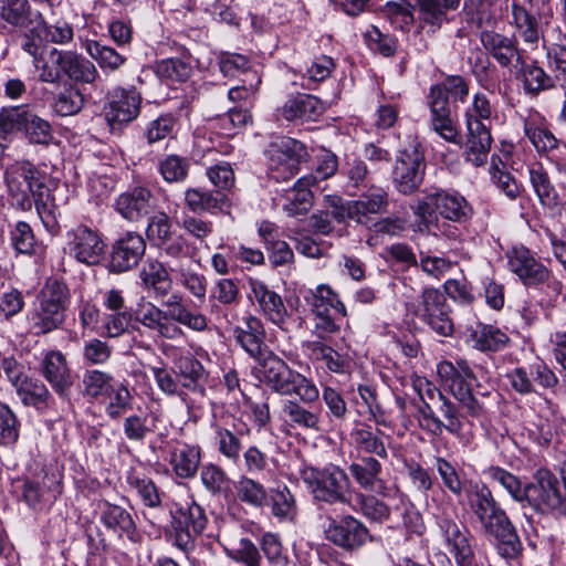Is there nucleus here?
Instances as JSON below:
<instances>
[{
    "mask_svg": "<svg viewBox=\"0 0 566 566\" xmlns=\"http://www.w3.org/2000/svg\"><path fill=\"white\" fill-rule=\"evenodd\" d=\"M4 179L12 205L22 211H30L34 205L45 229L57 233L56 206L44 176L35 166L30 161H17L6 169Z\"/></svg>",
    "mask_w": 566,
    "mask_h": 566,
    "instance_id": "nucleus-1",
    "label": "nucleus"
},
{
    "mask_svg": "<svg viewBox=\"0 0 566 566\" xmlns=\"http://www.w3.org/2000/svg\"><path fill=\"white\" fill-rule=\"evenodd\" d=\"M70 303L67 285L59 279L49 277L27 314L30 333L42 336L59 329L66 319Z\"/></svg>",
    "mask_w": 566,
    "mask_h": 566,
    "instance_id": "nucleus-2",
    "label": "nucleus"
},
{
    "mask_svg": "<svg viewBox=\"0 0 566 566\" xmlns=\"http://www.w3.org/2000/svg\"><path fill=\"white\" fill-rule=\"evenodd\" d=\"M258 364L260 379L274 392L282 396L295 395L305 402H316L319 399L315 382L292 369L274 353Z\"/></svg>",
    "mask_w": 566,
    "mask_h": 566,
    "instance_id": "nucleus-3",
    "label": "nucleus"
},
{
    "mask_svg": "<svg viewBox=\"0 0 566 566\" xmlns=\"http://www.w3.org/2000/svg\"><path fill=\"white\" fill-rule=\"evenodd\" d=\"M301 476L316 501L327 504H353L354 490L350 480L339 467H308L302 470Z\"/></svg>",
    "mask_w": 566,
    "mask_h": 566,
    "instance_id": "nucleus-4",
    "label": "nucleus"
},
{
    "mask_svg": "<svg viewBox=\"0 0 566 566\" xmlns=\"http://www.w3.org/2000/svg\"><path fill=\"white\" fill-rule=\"evenodd\" d=\"M437 373L469 416L481 418L486 413L484 402L473 394L472 384L476 377L467 360L460 359L455 364L440 361Z\"/></svg>",
    "mask_w": 566,
    "mask_h": 566,
    "instance_id": "nucleus-5",
    "label": "nucleus"
},
{
    "mask_svg": "<svg viewBox=\"0 0 566 566\" xmlns=\"http://www.w3.org/2000/svg\"><path fill=\"white\" fill-rule=\"evenodd\" d=\"M358 199L343 203L342 198L337 196H326V200L333 208V217L337 222H344L346 219L354 220L357 223L365 224L369 220V214H381L387 212L389 206L388 192L385 188L369 184L360 189Z\"/></svg>",
    "mask_w": 566,
    "mask_h": 566,
    "instance_id": "nucleus-6",
    "label": "nucleus"
},
{
    "mask_svg": "<svg viewBox=\"0 0 566 566\" xmlns=\"http://www.w3.org/2000/svg\"><path fill=\"white\" fill-rule=\"evenodd\" d=\"M426 168L424 150L419 142L412 139L396 156L391 171L395 189L405 196L418 191L423 182Z\"/></svg>",
    "mask_w": 566,
    "mask_h": 566,
    "instance_id": "nucleus-7",
    "label": "nucleus"
},
{
    "mask_svg": "<svg viewBox=\"0 0 566 566\" xmlns=\"http://www.w3.org/2000/svg\"><path fill=\"white\" fill-rule=\"evenodd\" d=\"M265 155L269 176L276 181H286L298 172L301 163L307 157V150L303 143L282 137L269 145Z\"/></svg>",
    "mask_w": 566,
    "mask_h": 566,
    "instance_id": "nucleus-8",
    "label": "nucleus"
},
{
    "mask_svg": "<svg viewBox=\"0 0 566 566\" xmlns=\"http://www.w3.org/2000/svg\"><path fill=\"white\" fill-rule=\"evenodd\" d=\"M476 520L483 534L497 542L499 553L503 557L514 558L520 554L522 549L521 541L500 503Z\"/></svg>",
    "mask_w": 566,
    "mask_h": 566,
    "instance_id": "nucleus-9",
    "label": "nucleus"
},
{
    "mask_svg": "<svg viewBox=\"0 0 566 566\" xmlns=\"http://www.w3.org/2000/svg\"><path fill=\"white\" fill-rule=\"evenodd\" d=\"M557 478L546 469L535 472L533 481L525 484L523 506L528 505L534 511L548 514L560 509L563 497Z\"/></svg>",
    "mask_w": 566,
    "mask_h": 566,
    "instance_id": "nucleus-10",
    "label": "nucleus"
},
{
    "mask_svg": "<svg viewBox=\"0 0 566 566\" xmlns=\"http://www.w3.org/2000/svg\"><path fill=\"white\" fill-rule=\"evenodd\" d=\"M176 302H169L170 310L165 312L156 305L148 303L137 312V321L145 327L156 331L163 317L169 316L170 319L187 326L196 332H203L208 327V318L201 313L189 311L178 296H174Z\"/></svg>",
    "mask_w": 566,
    "mask_h": 566,
    "instance_id": "nucleus-11",
    "label": "nucleus"
},
{
    "mask_svg": "<svg viewBox=\"0 0 566 566\" xmlns=\"http://www.w3.org/2000/svg\"><path fill=\"white\" fill-rule=\"evenodd\" d=\"M432 501L437 510L442 514L437 523L449 553L453 556L458 566H472L474 552L470 544V532L464 525L444 516V507L438 502L436 496L432 497Z\"/></svg>",
    "mask_w": 566,
    "mask_h": 566,
    "instance_id": "nucleus-12",
    "label": "nucleus"
},
{
    "mask_svg": "<svg viewBox=\"0 0 566 566\" xmlns=\"http://www.w3.org/2000/svg\"><path fill=\"white\" fill-rule=\"evenodd\" d=\"M430 108V128L443 140L451 144L461 143V133L453 117L449 98L440 86H432L428 96Z\"/></svg>",
    "mask_w": 566,
    "mask_h": 566,
    "instance_id": "nucleus-13",
    "label": "nucleus"
},
{
    "mask_svg": "<svg viewBox=\"0 0 566 566\" xmlns=\"http://www.w3.org/2000/svg\"><path fill=\"white\" fill-rule=\"evenodd\" d=\"M421 298V319L438 335L451 336L454 328L447 296L437 289H426Z\"/></svg>",
    "mask_w": 566,
    "mask_h": 566,
    "instance_id": "nucleus-14",
    "label": "nucleus"
},
{
    "mask_svg": "<svg viewBox=\"0 0 566 566\" xmlns=\"http://www.w3.org/2000/svg\"><path fill=\"white\" fill-rule=\"evenodd\" d=\"M66 239L70 254L78 262L85 264L98 263L104 253L105 244L97 230L80 224L67 231Z\"/></svg>",
    "mask_w": 566,
    "mask_h": 566,
    "instance_id": "nucleus-15",
    "label": "nucleus"
},
{
    "mask_svg": "<svg viewBox=\"0 0 566 566\" xmlns=\"http://www.w3.org/2000/svg\"><path fill=\"white\" fill-rule=\"evenodd\" d=\"M324 533L333 544L346 551H354L363 546L370 537L368 528L363 522L352 515L339 520L329 517Z\"/></svg>",
    "mask_w": 566,
    "mask_h": 566,
    "instance_id": "nucleus-16",
    "label": "nucleus"
},
{
    "mask_svg": "<svg viewBox=\"0 0 566 566\" xmlns=\"http://www.w3.org/2000/svg\"><path fill=\"white\" fill-rule=\"evenodd\" d=\"M140 94L136 90L115 88L104 108L105 119L113 130L134 120L140 111Z\"/></svg>",
    "mask_w": 566,
    "mask_h": 566,
    "instance_id": "nucleus-17",
    "label": "nucleus"
},
{
    "mask_svg": "<svg viewBox=\"0 0 566 566\" xmlns=\"http://www.w3.org/2000/svg\"><path fill=\"white\" fill-rule=\"evenodd\" d=\"M146 251V241L137 232H126L112 245L108 269L124 273L138 265Z\"/></svg>",
    "mask_w": 566,
    "mask_h": 566,
    "instance_id": "nucleus-18",
    "label": "nucleus"
},
{
    "mask_svg": "<svg viewBox=\"0 0 566 566\" xmlns=\"http://www.w3.org/2000/svg\"><path fill=\"white\" fill-rule=\"evenodd\" d=\"M233 337L241 348L260 363L273 352L265 344L266 333L260 318L248 315L242 325L233 328Z\"/></svg>",
    "mask_w": 566,
    "mask_h": 566,
    "instance_id": "nucleus-19",
    "label": "nucleus"
},
{
    "mask_svg": "<svg viewBox=\"0 0 566 566\" xmlns=\"http://www.w3.org/2000/svg\"><path fill=\"white\" fill-rule=\"evenodd\" d=\"M507 264L525 285H538L549 279L551 271L525 247H514L507 252Z\"/></svg>",
    "mask_w": 566,
    "mask_h": 566,
    "instance_id": "nucleus-20",
    "label": "nucleus"
},
{
    "mask_svg": "<svg viewBox=\"0 0 566 566\" xmlns=\"http://www.w3.org/2000/svg\"><path fill=\"white\" fill-rule=\"evenodd\" d=\"M464 143V159L474 167H482L488 163L493 138L490 128L482 122L468 118Z\"/></svg>",
    "mask_w": 566,
    "mask_h": 566,
    "instance_id": "nucleus-21",
    "label": "nucleus"
},
{
    "mask_svg": "<svg viewBox=\"0 0 566 566\" xmlns=\"http://www.w3.org/2000/svg\"><path fill=\"white\" fill-rule=\"evenodd\" d=\"M316 402H305L289 399L282 405V416L285 423L295 430L321 431L322 407Z\"/></svg>",
    "mask_w": 566,
    "mask_h": 566,
    "instance_id": "nucleus-22",
    "label": "nucleus"
},
{
    "mask_svg": "<svg viewBox=\"0 0 566 566\" xmlns=\"http://www.w3.org/2000/svg\"><path fill=\"white\" fill-rule=\"evenodd\" d=\"M115 208L124 219L136 222L155 210L156 198L149 188L136 186L118 196Z\"/></svg>",
    "mask_w": 566,
    "mask_h": 566,
    "instance_id": "nucleus-23",
    "label": "nucleus"
},
{
    "mask_svg": "<svg viewBox=\"0 0 566 566\" xmlns=\"http://www.w3.org/2000/svg\"><path fill=\"white\" fill-rule=\"evenodd\" d=\"M326 111L325 104L312 94L290 95L277 109V114L287 122H314Z\"/></svg>",
    "mask_w": 566,
    "mask_h": 566,
    "instance_id": "nucleus-24",
    "label": "nucleus"
},
{
    "mask_svg": "<svg viewBox=\"0 0 566 566\" xmlns=\"http://www.w3.org/2000/svg\"><path fill=\"white\" fill-rule=\"evenodd\" d=\"M485 51L502 66L517 69L522 63L521 51L514 38L494 31H483L480 35Z\"/></svg>",
    "mask_w": 566,
    "mask_h": 566,
    "instance_id": "nucleus-25",
    "label": "nucleus"
},
{
    "mask_svg": "<svg viewBox=\"0 0 566 566\" xmlns=\"http://www.w3.org/2000/svg\"><path fill=\"white\" fill-rule=\"evenodd\" d=\"M249 286L251 290L250 298L259 305L269 321L282 327L287 317V310L282 297L260 280L250 279Z\"/></svg>",
    "mask_w": 566,
    "mask_h": 566,
    "instance_id": "nucleus-26",
    "label": "nucleus"
},
{
    "mask_svg": "<svg viewBox=\"0 0 566 566\" xmlns=\"http://www.w3.org/2000/svg\"><path fill=\"white\" fill-rule=\"evenodd\" d=\"M185 205L193 213L223 212L229 205V197L221 190H208L200 187L188 188L185 191Z\"/></svg>",
    "mask_w": 566,
    "mask_h": 566,
    "instance_id": "nucleus-27",
    "label": "nucleus"
},
{
    "mask_svg": "<svg viewBox=\"0 0 566 566\" xmlns=\"http://www.w3.org/2000/svg\"><path fill=\"white\" fill-rule=\"evenodd\" d=\"M41 371L57 395L64 397L67 394L72 386V376L66 358L61 352L46 353L41 363Z\"/></svg>",
    "mask_w": 566,
    "mask_h": 566,
    "instance_id": "nucleus-28",
    "label": "nucleus"
},
{
    "mask_svg": "<svg viewBox=\"0 0 566 566\" xmlns=\"http://www.w3.org/2000/svg\"><path fill=\"white\" fill-rule=\"evenodd\" d=\"M317 186V177L303 176L294 187L285 192L283 210L290 217L305 214L313 206V187Z\"/></svg>",
    "mask_w": 566,
    "mask_h": 566,
    "instance_id": "nucleus-29",
    "label": "nucleus"
},
{
    "mask_svg": "<svg viewBox=\"0 0 566 566\" xmlns=\"http://www.w3.org/2000/svg\"><path fill=\"white\" fill-rule=\"evenodd\" d=\"M169 463L175 474L181 479L193 478L201 461V449L195 444L177 442L171 447Z\"/></svg>",
    "mask_w": 566,
    "mask_h": 566,
    "instance_id": "nucleus-30",
    "label": "nucleus"
},
{
    "mask_svg": "<svg viewBox=\"0 0 566 566\" xmlns=\"http://www.w3.org/2000/svg\"><path fill=\"white\" fill-rule=\"evenodd\" d=\"M176 375L182 389L205 394L206 370L192 355L180 356L175 360Z\"/></svg>",
    "mask_w": 566,
    "mask_h": 566,
    "instance_id": "nucleus-31",
    "label": "nucleus"
},
{
    "mask_svg": "<svg viewBox=\"0 0 566 566\" xmlns=\"http://www.w3.org/2000/svg\"><path fill=\"white\" fill-rule=\"evenodd\" d=\"M101 521L106 528L119 537L125 536L132 542L137 541L136 524L130 513L124 507L105 502L101 512Z\"/></svg>",
    "mask_w": 566,
    "mask_h": 566,
    "instance_id": "nucleus-32",
    "label": "nucleus"
},
{
    "mask_svg": "<svg viewBox=\"0 0 566 566\" xmlns=\"http://www.w3.org/2000/svg\"><path fill=\"white\" fill-rule=\"evenodd\" d=\"M170 270L155 259H148L139 271L143 287L151 291L156 296H166L171 289Z\"/></svg>",
    "mask_w": 566,
    "mask_h": 566,
    "instance_id": "nucleus-33",
    "label": "nucleus"
},
{
    "mask_svg": "<svg viewBox=\"0 0 566 566\" xmlns=\"http://www.w3.org/2000/svg\"><path fill=\"white\" fill-rule=\"evenodd\" d=\"M432 201L438 213L451 221L464 222L473 212L469 202L459 195L438 191L432 193Z\"/></svg>",
    "mask_w": 566,
    "mask_h": 566,
    "instance_id": "nucleus-34",
    "label": "nucleus"
},
{
    "mask_svg": "<svg viewBox=\"0 0 566 566\" xmlns=\"http://www.w3.org/2000/svg\"><path fill=\"white\" fill-rule=\"evenodd\" d=\"M70 51L51 49L46 59L41 55L34 61V67L39 71V80L44 83H59L65 74Z\"/></svg>",
    "mask_w": 566,
    "mask_h": 566,
    "instance_id": "nucleus-35",
    "label": "nucleus"
},
{
    "mask_svg": "<svg viewBox=\"0 0 566 566\" xmlns=\"http://www.w3.org/2000/svg\"><path fill=\"white\" fill-rule=\"evenodd\" d=\"M381 470V463L373 457H363L359 462H353L348 467L356 483L366 491H375L382 486Z\"/></svg>",
    "mask_w": 566,
    "mask_h": 566,
    "instance_id": "nucleus-36",
    "label": "nucleus"
},
{
    "mask_svg": "<svg viewBox=\"0 0 566 566\" xmlns=\"http://www.w3.org/2000/svg\"><path fill=\"white\" fill-rule=\"evenodd\" d=\"M170 273L176 283L187 290L196 298L203 301L207 294L208 281L205 274L191 264L178 263L170 266Z\"/></svg>",
    "mask_w": 566,
    "mask_h": 566,
    "instance_id": "nucleus-37",
    "label": "nucleus"
},
{
    "mask_svg": "<svg viewBox=\"0 0 566 566\" xmlns=\"http://www.w3.org/2000/svg\"><path fill=\"white\" fill-rule=\"evenodd\" d=\"M522 40L530 44H535L539 40V24L537 19L520 3L513 0L511 3V21Z\"/></svg>",
    "mask_w": 566,
    "mask_h": 566,
    "instance_id": "nucleus-38",
    "label": "nucleus"
},
{
    "mask_svg": "<svg viewBox=\"0 0 566 566\" xmlns=\"http://www.w3.org/2000/svg\"><path fill=\"white\" fill-rule=\"evenodd\" d=\"M41 17L42 13L33 10L29 0H0V18L17 29L28 27Z\"/></svg>",
    "mask_w": 566,
    "mask_h": 566,
    "instance_id": "nucleus-39",
    "label": "nucleus"
},
{
    "mask_svg": "<svg viewBox=\"0 0 566 566\" xmlns=\"http://www.w3.org/2000/svg\"><path fill=\"white\" fill-rule=\"evenodd\" d=\"M180 524H184L185 533L177 534L176 544L182 549H187L192 544V536L200 535L207 526L208 518L203 509L192 503L186 512L181 513Z\"/></svg>",
    "mask_w": 566,
    "mask_h": 566,
    "instance_id": "nucleus-40",
    "label": "nucleus"
},
{
    "mask_svg": "<svg viewBox=\"0 0 566 566\" xmlns=\"http://www.w3.org/2000/svg\"><path fill=\"white\" fill-rule=\"evenodd\" d=\"M242 430L232 431L220 424L213 426V446L218 452L230 462H238L242 451Z\"/></svg>",
    "mask_w": 566,
    "mask_h": 566,
    "instance_id": "nucleus-41",
    "label": "nucleus"
},
{
    "mask_svg": "<svg viewBox=\"0 0 566 566\" xmlns=\"http://www.w3.org/2000/svg\"><path fill=\"white\" fill-rule=\"evenodd\" d=\"M17 394L25 406H32L39 410L49 407L52 396L46 386L39 379L24 377L15 386Z\"/></svg>",
    "mask_w": 566,
    "mask_h": 566,
    "instance_id": "nucleus-42",
    "label": "nucleus"
},
{
    "mask_svg": "<svg viewBox=\"0 0 566 566\" xmlns=\"http://www.w3.org/2000/svg\"><path fill=\"white\" fill-rule=\"evenodd\" d=\"M516 77L521 78L527 93L536 95L541 91L549 90L556 81L548 75L542 67L532 63L527 64L522 59L518 67L515 69Z\"/></svg>",
    "mask_w": 566,
    "mask_h": 566,
    "instance_id": "nucleus-43",
    "label": "nucleus"
},
{
    "mask_svg": "<svg viewBox=\"0 0 566 566\" xmlns=\"http://www.w3.org/2000/svg\"><path fill=\"white\" fill-rule=\"evenodd\" d=\"M45 29L46 22L43 17L34 19L28 27L19 28L20 48L33 57V62L43 54Z\"/></svg>",
    "mask_w": 566,
    "mask_h": 566,
    "instance_id": "nucleus-44",
    "label": "nucleus"
},
{
    "mask_svg": "<svg viewBox=\"0 0 566 566\" xmlns=\"http://www.w3.org/2000/svg\"><path fill=\"white\" fill-rule=\"evenodd\" d=\"M379 434H382L380 430H373L371 427L361 424L353 429L350 439L356 450L386 459L388 453Z\"/></svg>",
    "mask_w": 566,
    "mask_h": 566,
    "instance_id": "nucleus-45",
    "label": "nucleus"
},
{
    "mask_svg": "<svg viewBox=\"0 0 566 566\" xmlns=\"http://www.w3.org/2000/svg\"><path fill=\"white\" fill-rule=\"evenodd\" d=\"M473 347L481 352H497L504 348L510 338L499 327L480 324L470 334Z\"/></svg>",
    "mask_w": 566,
    "mask_h": 566,
    "instance_id": "nucleus-46",
    "label": "nucleus"
},
{
    "mask_svg": "<svg viewBox=\"0 0 566 566\" xmlns=\"http://www.w3.org/2000/svg\"><path fill=\"white\" fill-rule=\"evenodd\" d=\"M311 297L308 303L312 306L313 313H325L332 312L346 316V307L339 300L337 293H335L329 285L321 284L314 290H311Z\"/></svg>",
    "mask_w": 566,
    "mask_h": 566,
    "instance_id": "nucleus-47",
    "label": "nucleus"
},
{
    "mask_svg": "<svg viewBox=\"0 0 566 566\" xmlns=\"http://www.w3.org/2000/svg\"><path fill=\"white\" fill-rule=\"evenodd\" d=\"M464 494L468 506L475 518L499 504L490 488L483 483L470 482L469 486L464 489Z\"/></svg>",
    "mask_w": 566,
    "mask_h": 566,
    "instance_id": "nucleus-48",
    "label": "nucleus"
},
{
    "mask_svg": "<svg viewBox=\"0 0 566 566\" xmlns=\"http://www.w3.org/2000/svg\"><path fill=\"white\" fill-rule=\"evenodd\" d=\"M84 48L86 53L98 63L102 70L118 71L127 60L126 56L118 53L115 49L94 40L86 41Z\"/></svg>",
    "mask_w": 566,
    "mask_h": 566,
    "instance_id": "nucleus-49",
    "label": "nucleus"
},
{
    "mask_svg": "<svg viewBox=\"0 0 566 566\" xmlns=\"http://www.w3.org/2000/svg\"><path fill=\"white\" fill-rule=\"evenodd\" d=\"M505 166L506 164L503 161L502 157L493 155L491 157L489 172L496 188L507 198L514 200L521 195V187L516 179L510 172L504 170Z\"/></svg>",
    "mask_w": 566,
    "mask_h": 566,
    "instance_id": "nucleus-50",
    "label": "nucleus"
},
{
    "mask_svg": "<svg viewBox=\"0 0 566 566\" xmlns=\"http://www.w3.org/2000/svg\"><path fill=\"white\" fill-rule=\"evenodd\" d=\"M65 76L75 83L93 84L98 77L95 64L74 51H70Z\"/></svg>",
    "mask_w": 566,
    "mask_h": 566,
    "instance_id": "nucleus-51",
    "label": "nucleus"
},
{
    "mask_svg": "<svg viewBox=\"0 0 566 566\" xmlns=\"http://www.w3.org/2000/svg\"><path fill=\"white\" fill-rule=\"evenodd\" d=\"M238 499L253 507H262L268 502V492L259 481L242 475L235 484Z\"/></svg>",
    "mask_w": 566,
    "mask_h": 566,
    "instance_id": "nucleus-52",
    "label": "nucleus"
},
{
    "mask_svg": "<svg viewBox=\"0 0 566 566\" xmlns=\"http://www.w3.org/2000/svg\"><path fill=\"white\" fill-rule=\"evenodd\" d=\"M483 473L492 482L501 485L514 501L523 503L525 485L516 475L497 465H490Z\"/></svg>",
    "mask_w": 566,
    "mask_h": 566,
    "instance_id": "nucleus-53",
    "label": "nucleus"
},
{
    "mask_svg": "<svg viewBox=\"0 0 566 566\" xmlns=\"http://www.w3.org/2000/svg\"><path fill=\"white\" fill-rule=\"evenodd\" d=\"M105 413L112 420H117L133 409L134 397L125 382L111 389Z\"/></svg>",
    "mask_w": 566,
    "mask_h": 566,
    "instance_id": "nucleus-54",
    "label": "nucleus"
},
{
    "mask_svg": "<svg viewBox=\"0 0 566 566\" xmlns=\"http://www.w3.org/2000/svg\"><path fill=\"white\" fill-rule=\"evenodd\" d=\"M189 168V160L175 154L167 155L158 161V171L163 179L169 184L184 182L188 177Z\"/></svg>",
    "mask_w": 566,
    "mask_h": 566,
    "instance_id": "nucleus-55",
    "label": "nucleus"
},
{
    "mask_svg": "<svg viewBox=\"0 0 566 566\" xmlns=\"http://www.w3.org/2000/svg\"><path fill=\"white\" fill-rule=\"evenodd\" d=\"M114 377L112 374L98 370L87 369L83 375V392L86 397L97 399L101 396L109 394L113 389Z\"/></svg>",
    "mask_w": 566,
    "mask_h": 566,
    "instance_id": "nucleus-56",
    "label": "nucleus"
},
{
    "mask_svg": "<svg viewBox=\"0 0 566 566\" xmlns=\"http://www.w3.org/2000/svg\"><path fill=\"white\" fill-rule=\"evenodd\" d=\"M528 176L539 202L546 207L556 206L558 203V193L551 182L547 172L542 168H531Z\"/></svg>",
    "mask_w": 566,
    "mask_h": 566,
    "instance_id": "nucleus-57",
    "label": "nucleus"
},
{
    "mask_svg": "<svg viewBox=\"0 0 566 566\" xmlns=\"http://www.w3.org/2000/svg\"><path fill=\"white\" fill-rule=\"evenodd\" d=\"M224 552L229 557L245 566H259L260 564L259 551L249 538L228 539L224 544Z\"/></svg>",
    "mask_w": 566,
    "mask_h": 566,
    "instance_id": "nucleus-58",
    "label": "nucleus"
},
{
    "mask_svg": "<svg viewBox=\"0 0 566 566\" xmlns=\"http://www.w3.org/2000/svg\"><path fill=\"white\" fill-rule=\"evenodd\" d=\"M419 20L428 25L432 32L441 29L448 22V12L441 7L440 0H416Z\"/></svg>",
    "mask_w": 566,
    "mask_h": 566,
    "instance_id": "nucleus-59",
    "label": "nucleus"
},
{
    "mask_svg": "<svg viewBox=\"0 0 566 566\" xmlns=\"http://www.w3.org/2000/svg\"><path fill=\"white\" fill-rule=\"evenodd\" d=\"M551 70L556 82L566 88V33H559L547 51Z\"/></svg>",
    "mask_w": 566,
    "mask_h": 566,
    "instance_id": "nucleus-60",
    "label": "nucleus"
},
{
    "mask_svg": "<svg viewBox=\"0 0 566 566\" xmlns=\"http://www.w3.org/2000/svg\"><path fill=\"white\" fill-rule=\"evenodd\" d=\"M155 72L163 81L185 82L190 77L192 67L178 57H170L159 61L156 64Z\"/></svg>",
    "mask_w": 566,
    "mask_h": 566,
    "instance_id": "nucleus-61",
    "label": "nucleus"
},
{
    "mask_svg": "<svg viewBox=\"0 0 566 566\" xmlns=\"http://www.w3.org/2000/svg\"><path fill=\"white\" fill-rule=\"evenodd\" d=\"M172 234V223L166 212L159 211L149 217L146 228V237L154 245L159 248L165 244Z\"/></svg>",
    "mask_w": 566,
    "mask_h": 566,
    "instance_id": "nucleus-62",
    "label": "nucleus"
},
{
    "mask_svg": "<svg viewBox=\"0 0 566 566\" xmlns=\"http://www.w3.org/2000/svg\"><path fill=\"white\" fill-rule=\"evenodd\" d=\"M200 480L205 489L212 495H220L228 490L229 478L222 468L214 463L201 467Z\"/></svg>",
    "mask_w": 566,
    "mask_h": 566,
    "instance_id": "nucleus-63",
    "label": "nucleus"
},
{
    "mask_svg": "<svg viewBox=\"0 0 566 566\" xmlns=\"http://www.w3.org/2000/svg\"><path fill=\"white\" fill-rule=\"evenodd\" d=\"M355 507L359 510L367 518L381 522L389 517L388 506L373 495L360 492H354Z\"/></svg>",
    "mask_w": 566,
    "mask_h": 566,
    "instance_id": "nucleus-64",
    "label": "nucleus"
}]
</instances>
